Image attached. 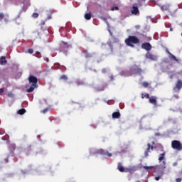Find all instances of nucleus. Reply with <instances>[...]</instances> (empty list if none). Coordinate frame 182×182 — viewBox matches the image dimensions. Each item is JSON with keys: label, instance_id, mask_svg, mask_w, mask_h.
Wrapping results in <instances>:
<instances>
[{"label": "nucleus", "instance_id": "obj_34", "mask_svg": "<svg viewBox=\"0 0 182 182\" xmlns=\"http://www.w3.org/2000/svg\"><path fill=\"white\" fill-rule=\"evenodd\" d=\"M144 97H146V99H149V100H150V95L149 94H145L144 95Z\"/></svg>", "mask_w": 182, "mask_h": 182}, {"label": "nucleus", "instance_id": "obj_39", "mask_svg": "<svg viewBox=\"0 0 182 182\" xmlns=\"http://www.w3.org/2000/svg\"><path fill=\"white\" fill-rule=\"evenodd\" d=\"M176 182H181V178H177L176 179Z\"/></svg>", "mask_w": 182, "mask_h": 182}, {"label": "nucleus", "instance_id": "obj_24", "mask_svg": "<svg viewBox=\"0 0 182 182\" xmlns=\"http://www.w3.org/2000/svg\"><path fill=\"white\" fill-rule=\"evenodd\" d=\"M143 168H144V170H151L152 168H154V166H143Z\"/></svg>", "mask_w": 182, "mask_h": 182}, {"label": "nucleus", "instance_id": "obj_42", "mask_svg": "<svg viewBox=\"0 0 182 182\" xmlns=\"http://www.w3.org/2000/svg\"><path fill=\"white\" fill-rule=\"evenodd\" d=\"M109 78H110V80H114V77L113 75H111V76L109 77Z\"/></svg>", "mask_w": 182, "mask_h": 182}, {"label": "nucleus", "instance_id": "obj_1", "mask_svg": "<svg viewBox=\"0 0 182 182\" xmlns=\"http://www.w3.org/2000/svg\"><path fill=\"white\" fill-rule=\"evenodd\" d=\"M28 82L30 85V87L27 89L26 92L31 93L38 87V77H36L35 75H29L28 77Z\"/></svg>", "mask_w": 182, "mask_h": 182}, {"label": "nucleus", "instance_id": "obj_33", "mask_svg": "<svg viewBox=\"0 0 182 182\" xmlns=\"http://www.w3.org/2000/svg\"><path fill=\"white\" fill-rule=\"evenodd\" d=\"M4 18H5L4 13H0V19H4Z\"/></svg>", "mask_w": 182, "mask_h": 182}, {"label": "nucleus", "instance_id": "obj_12", "mask_svg": "<svg viewBox=\"0 0 182 182\" xmlns=\"http://www.w3.org/2000/svg\"><path fill=\"white\" fill-rule=\"evenodd\" d=\"M122 114L119 112H115L112 113V119H120Z\"/></svg>", "mask_w": 182, "mask_h": 182}, {"label": "nucleus", "instance_id": "obj_16", "mask_svg": "<svg viewBox=\"0 0 182 182\" xmlns=\"http://www.w3.org/2000/svg\"><path fill=\"white\" fill-rule=\"evenodd\" d=\"M134 72H135V73H137L138 75H141V73H143V70L136 67L134 68Z\"/></svg>", "mask_w": 182, "mask_h": 182}, {"label": "nucleus", "instance_id": "obj_22", "mask_svg": "<svg viewBox=\"0 0 182 182\" xmlns=\"http://www.w3.org/2000/svg\"><path fill=\"white\" fill-rule=\"evenodd\" d=\"M4 63H6V59L5 57H1L0 58V65H4Z\"/></svg>", "mask_w": 182, "mask_h": 182}, {"label": "nucleus", "instance_id": "obj_29", "mask_svg": "<svg viewBox=\"0 0 182 182\" xmlns=\"http://www.w3.org/2000/svg\"><path fill=\"white\" fill-rule=\"evenodd\" d=\"M103 90H105V86L102 87L101 88L97 89V92H103Z\"/></svg>", "mask_w": 182, "mask_h": 182}, {"label": "nucleus", "instance_id": "obj_6", "mask_svg": "<svg viewBox=\"0 0 182 182\" xmlns=\"http://www.w3.org/2000/svg\"><path fill=\"white\" fill-rule=\"evenodd\" d=\"M95 154H101L102 156H107L108 157H112V154L109 153L107 151H105V149H98L95 151Z\"/></svg>", "mask_w": 182, "mask_h": 182}, {"label": "nucleus", "instance_id": "obj_25", "mask_svg": "<svg viewBox=\"0 0 182 182\" xmlns=\"http://www.w3.org/2000/svg\"><path fill=\"white\" fill-rule=\"evenodd\" d=\"M161 9H162V11H168V6H162Z\"/></svg>", "mask_w": 182, "mask_h": 182}, {"label": "nucleus", "instance_id": "obj_43", "mask_svg": "<svg viewBox=\"0 0 182 182\" xmlns=\"http://www.w3.org/2000/svg\"><path fill=\"white\" fill-rule=\"evenodd\" d=\"M46 112H48V108L44 109L43 113H46Z\"/></svg>", "mask_w": 182, "mask_h": 182}, {"label": "nucleus", "instance_id": "obj_9", "mask_svg": "<svg viewBox=\"0 0 182 182\" xmlns=\"http://www.w3.org/2000/svg\"><path fill=\"white\" fill-rule=\"evenodd\" d=\"M149 103H151V105H154V106H157V97L156 96H151L149 98Z\"/></svg>", "mask_w": 182, "mask_h": 182}, {"label": "nucleus", "instance_id": "obj_35", "mask_svg": "<svg viewBox=\"0 0 182 182\" xmlns=\"http://www.w3.org/2000/svg\"><path fill=\"white\" fill-rule=\"evenodd\" d=\"M28 53L32 54V53H33V49L30 48V49H28Z\"/></svg>", "mask_w": 182, "mask_h": 182}, {"label": "nucleus", "instance_id": "obj_8", "mask_svg": "<svg viewBox=\"0 0 182 182\" xmlns=\"http://www.w3.org/2000/svg\"><path fill=\"white\" fill-rule=\"evenodd\" d=\"M141 46L142 49H144L145 50H147L148 52L151 50V48H153L151 46V44H150V43H143Z\"/></svg>", "mask_w": 182, "mask_h": 182}, {"label": "nucleus", "instance_id": "obj_14", "mask_svg": "<svg viewBox=\"0 0 182 182\" xmlns=\"http://www.w3.org/2000/svg\"><path fill=\"white\" fill-rule=\"evenodd\" d=\"M32 36L34 39H38V38H41L39 31H34L32 34Z\"/></svg>", "mask_w": 182, "mask_h": 182}, {"label": "nucleus", "instance_id": "obj_21", "mask_svg": "<svg viewBox=\"0 0 182 182\" xmlns=\"http://www.w3.org/2000/svg\"><path fill=\"white\" fill-rule=\"evenodd\" d=\"M23 12H26V9H21V10L20 11L17 17L16 18V19H18V18H21V15H22V13H23Z\"/></svg>", "mask_w": 182, "mask_h": 182}, {"label": "nucleus", "instance_id": "obj_20", "mask_svg": "<svg viewBox=\"0 0 182 182\" xmlns=\"http://www.w3.org/2000/svg\"><path fill=\"white\" fill-rule=\"evenodd\" d=\"M18 114H20L21 116H22V114H25V113H26V109L22 108L21 109H19L18 112H17Z\"/></svg>", "mask_w": 182, "mask_h": 182}, {"label": "nucleus", "instance_id": "obj_5", "mask_svg": "<svg viewBox=\"0 0 182 182\" xmlns=\"http://www.w3.org/2000/svg\"><path fill=\"white\" fill-rule=\"evenodd\" d=\"M182 89V80H178L175 84V87H173L174 92L176 93H179L180 91Z\"/></svg>", "mask_w": 182, "mask_h": 182}, {"label": "nucleus", "instance_id": "obj_28", "mask_svg": "<svg viewBox=\"0 0 182 182\" xmlns=\"http://www.w3.org/2000/svg\"><path fill=\"white\" fill-rule=\"evenodd\" d=\"M60 79H62L63 80H66L68 79V76L63 75H61Z\"/></svg>", "mask_w": 182, "mask_h": 182}, {"label": "nucleus", "instance_id": "obj_23", "mask_svg": "<svg viewBox=\"0 0 182 182\" xmlns=\"http://www.w3.org/2000/svg\"><path fill=\"white\" fill-rule=\"evenodd\" d=\"M84 53H85V58H92V54H90L89 52L84 51Z\"/></svg>", "mask_w": 182, "mask_h": 182}, {"label": "nucleus", "instance_id": "obj_49", "mask_svg": "<svg viewBox=\"0 0 182 182\" xmlns=\"http://www.w3.org/2000/svg\"><path fill=\"white\" fill-rule=\"evenodd\" d=\"M170 31H171V32H173V28H170Z\"/></svg>", "mask_w": 182, "mask_h": 182}, {"label": "nucleus", "instance_id": "obj_10", "mask_svg": "<svg viewBox=\"0 0 182 182\" xmlns=\"http://www.w3.org/2000/svg\"><path fill=\"white\" fill-rule=\"evenodd\" d=\"M146 59H150L151 60H157V56H156L150 53H148L146 54Z\"/></svg>", "mask_w": 182, "mask_h": 182}, {"label": "nucleus", "instance_id": "obj_31", "mask_svg": "<svg viewBox=\"0 0 182 182\" xmlns=\"http://www.w3.org/2000/svg\"><path fill=\"white\" fill-rule=\"evenodd\" d=\"M111 11H119V7L114 6L111 9Z\"/></svg>", "mask_w": 182, "mask_h": 182}, {"label": "nucleus", "instance_id": "obj_26", "mask_svg": "<svg viewBox=\"0 0 182 182\" xmlns=\"http://www.w3.org/2000/svg\"><path fill=\"white\" fill-rule=\"evenodd\" d=\"M143 37H144V39L146 40L148 42H149V41H151V37H147L144 35H141Z\"/></svg>", "mask_w": 182, "mask_h": 182}, {"label": "nucleus", "instance_id": "obj_7", "mask_svg": "<svg viewBox=\"0 0 182 182\" xmlns=\"http://www.w3.org/2000/svg\"><path fill=\"white\" fill-rule=\"evenodd\" d=\"M150 150L153 151L154 150V146H151V144H147V147L144 152L145 157H149V154L150 153Z\"/></svg>", "mask_w": 182, "mask_h": 182}, {"label": "nucleus", "instance_id": "obj_41", "mask_svg": "<svg viewBox=\"0 0 182 182\" xmlns=\"http://www.w3.org/2000/svg\"><path fill=\"white\" fill-rule=\"evenodd\" d=\"M36 55H37V56H39V55H41V52L36 51Z\"/></svg>", "mask_w": 182, "mask_h": 182}, {"label": "nucleus", "instance_id": "obj_40", "mask_svg": "<svg viewBox=\"0 0 182 182\" xmlns=\"http://www.w3.org/2000/svg\"><path fill=\"white\" fill-rule=\"evenodd\" d=\"M4 94V89L1 88L0 89V95H3Z\"/></svg>", "mask_w": 182, "mask_h": 182}, {"label": "nucleus", "instance_id": "obj_36", "mask_svg": "<svg viewBox=\"0 0 182 182\" xmlns=\"http://www.w3.org/2000/svg\"><path fill=\"white\" fill-rule=\"evenodd\" d=\"M173 99H180V97L178 95H174L173 96Z\"/></svg>", "mask_w": 182, "mask_h": 182}, {"label": "nucleus", "instance_id": "obj_44", "mask_svg": "<svg viewBox=\"0 0 182 182\" xmlns=\"http://www.w3.org/2000/svg\"><path fill=\"white\" fill-rule=\"evenodd\" d=\"M135 28H136V29H140V26H139V25H137V26H135Z\"/></svg>", "mask_w": 182, "mask_h": 182}, {"label": "nucleus", "instance_id": "obj_3", "mask_svg": "<svg viewBox=\"0 0 182 182\" xmlns=\"http://www.w3.org/2000/svg\"><path fill=\"white\" fill-rule=\"evenodd\" d=\"M70 48H72V46L69 45V43L65 41H61L60 43L59 50L60 52H63V53H67Z\"/></svg>", "mask_w": 182, "mask_h": 182}, {"label": "nucleus", "instance_id": "obj_32", "mask_svg": "<svg viewBox=\"0 0 182 182\" xmlns=\"http://www.w3.org/2000/svg\"><path fill=\"white\" fill-rule=\"evenodd\" d=\"M7 96H8L9 97H14V94H13L12 92H9V93L7 94Z\"/></svg>", "mask_w": 182, "mask_h": 182}, {"label": "nucleus", "instance_id": "obj_47", "mask_svg": "<svg viewBox=\"0 0 182 182\" xmlns=\"http://www.w3.org/2000/svg\"><path fill=\"white\" fill-rule=\"evenodd\" d=\"M163 164H164V166L166 165V161H163Z\"/></svg>", "mask_w": 182, "mask_h": 182}, {"label": "nucleus", "instance_id": "obj_18", "mask_svg": "<svg viewBox=\"0 0 182 182\" xmlns=\"http://www.w3.org/2000/svg\"><path fill=\"white\" fill-rule=\"evenodd\" d=\"M117 169L119 170V171H120L121 173H123L124 171H126L124 170V167H123V166H122L121 163L118 164V166H117Z\"/></svg>", "mask_w": 182, "mask_h": 182}, {"label": "nucleus", "instance_id": "obj_4", "mask_svg": "<svg viewBox=\"0 0 182 182\" xmlns=\"http://www.w3.org/2000/svg\"><path fill=\"white\" fill-rule=\"evenodd\" d=\"M171 147L173 150H177L178 151H181L182 144L178 140H173L171 141Z\"/></svg>", "mask_w": 182, "mask_h": 182}, {"label": "nucleus", "instance_id": "obj_46", "mask_svg": "<svg viewBox=\"0 0 182 182\" xmlns=\"http://www.w3.org/2000/svg\"><path fill=\"white\" fill-rule=\"evenodd\" d=\"M102 73H106V69H103V70H102Z\"/></svg>", "mask_w": 182, "mask_h": 182}, {"label": "nucleus", "instance_id": "obj_48", "mask_svg": "<svg viewBox=\"0 0 182 182\" xmlns=\"http://www.w3.org/2000/svg\"><path fill=\"white\" fill-rule=\"evenodd\" d=\"M42 25H45V21H43V22H42Z\"/></svg>", "mask_w": 182, "mask_h": 182}, {"label": "nucleus", "instance_id": "obj_17", "mask_svg": "<svg viewBox=\"0 0 182 182\" xmlns=\"http://www.w3.org/2000/svg\"><path fill=\"white\" fill-rule=\"evenodd\" d=\"M132 14H133V15H137V14H139V8H137V6H133Z\"/></svg>", "mask_w": 182, "mask_h": 182}, {"label": "nucleus", "instance_id": "obj_30", "mask_svg": "<svg viewBox=\"0 0 182 182\" xmlns=\"http://www.w3.org/2000/svg\"><path fill=\"white\" fill-rule=\"evenodd\" d=\"M32 16L33 18H38V16H39V14L38 13H33Z\"/></svg>", "mask_w": 182, "mask_h": 182}, {"label": "nucleus", "instance_id": "obj_19", "mask_svg": "<svg viewBox=\"0 0 182 182\" xmlns=\"http://www.w3.org/2000/svg\"><path fill=\"white\" fill-rule=\"evenodd\" d=\"M85 18L87 21H90V19H92V14H90V13L85 14Z\"/></svg>", "mask_w": 182, "mask_h": 182}, {"label": "nucleus", "instance_id": "obj_37", "mask_svg": "<svg viewBox=\"0 0 182 182\" xmlns=\"http://www.w3.org/2000/svg\"><path fill=\"white\" fill-rule=\"evenodd\" d=\"M100 18L102 19V21H105V22L107 21V18L106 17H100Z\"/></svg>", "mask_w": 182, "mask_h": 182}, {"label": "nucleus", "instance_id": "obj_13", "mask_svg": "<svg viewBox=\"0 0 182 182\" xmlns=\"http://www.w3.org/2000/svg\"><path fill=\"white\" fill-rule=\"evenodd\" d=\"M167 53H168V55H169V59H173V60H175L176 62H178V60L177 59L176 55L171 54V53H170V51H167Z\"/></svg>", "mask_w": 182, "mask_h": 182}, {"label": "nucleus", "instance_id": "obj_2", "mask_svg": "<svg viewBox=\"0 0 182 182\" xmlns=\"http://www.w3.org/2000/svg\"><path fill=\"white\" fill-rule=\"evenodd\" d=\"M125 43L127 46L134 48V45L140 43V39L134 36H129L128 38L125 40Z\"/></svg>", "mask_w": 182, "mask_h": 182}, {"label": "nucleus", "instance_id": "obj_51", "mask_svg": "<svg viewBox=\"0 0 182 182\" xmlns=\"http://www.w3.org/2000/svg\"><path fill=\"white\" fill-rule=\"evenodd\" d=\"M152 144H154V141L152 142Z\"/></svg>", "mask_w": 182, "mask_h": 182}, {"label": "nucleus", "instance_id": "obj_27", "mask_svg": "<svg viewBox=\"0 0 182 182\" xmlns=\"http://www.w3.org/2000/svg\"><path fill=\"white\" fill-rule=\"evenodd\" d=\"M142 86H144V87H149V82H142Z\"/></svg>", "mask_w": 182, "mask_h": 182}, {"label": "nucleus", "instance_id": "obj_11", "mask_svg": "<svg viewBox=\"0 0 182 182\" xmlns=\"http://www.w3.org/2000/svg\"><path fill=\"white\" fill-rule=\"evenodd\" d=\"M32 151V146L29 145L28 146H27L25 149H24V152L25 154L28 156L29 154H31Z\"/></svg>", "mask_w": 182, "mask_h": 182}, {"label": "nucleus", "instance_id": "obj_45", "mask_svg": "<svg viewBox=\"0 0 182 182\" xmlns=\"http://www.w3.org/2000/svg\"><path fill=\"white\" fill-rule=\"evenodd\" d=\"M144 94H141V99H144Z\"/></svg>", "mask_w": 182, "mask_h": 182}, {"label": "nucleus", "instance_id": "obj_50", "mask_svg": "<svg viewBox=\"0 0 182 182\" xmlns=\"http://www.w3.org/2000/svg\"><path fill=\"white\" fill-rule=\"evenodd\" d=\"M179 174H180V176H182V171H181V172L179 173Z\"/></svg>", "mask_w": 182, "mask_h": 182}, {"label": "nucleus", "instance_id": "obj_38", "mask_svg": "<svg viewBox=\"0 0 182 182\" xmlns=\"http://www.w3.org/2000/svg\"><path fill=\"white\" fill-rule=\"evenodd\" d=\"M160 178H161V176H156V177H155V180H156V181H159V180H160Z\"/></svg>", "mask_w": 182, "mask_h": 182}, {"label": "nucleus", "instance_id": "obj_15", "mask_svg": "<svg viewBox=\"0 0 182 182\" xmlns=\"http://www.w3.org/2000/svg\"><path fill=\"white\" fill-rule=\"evenodd\" d=\"M165 159H166V151H163V153L159 155V161H163V160H165Z\"/></svg>", "mask_w": 182, "mask_h": 182}]
</instances>
